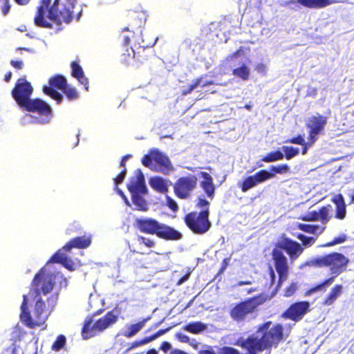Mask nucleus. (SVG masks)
Here are the masks:
<instances>
[{"label":"nucleus","mask_w":354,"mask_h":354,"mask_svg":"<svg viewBox=\"0 0 354 354\" xmlns=\"http://www.w3.org/2000/svg\"><path fill=\"white\" fill-rule=\"evenodd\" d=\"M32 91L33 88L30 83L25 78L19 79L12 91V96L21 109L38 115L37 116L26 113L21 118L20 123L22 125L47 124L53 117L52 108L41 99H31Z\"/></svg>","instance_id":"obj_1"},{"label":"nucleus","mask_w":354,"mask_h":354,"mask_svg":"<svg viewBox=\"0 0 354 354\" xmlns=\"http://www.w3.org/2000/svg\"><path fill=\"white\" fill-rule=\"evenodd\" d=\"M41 0V4L37 8L35 17V24L39 27L53 28L51 23L48 22L45 16L53 22L56 30L62 29V23L69 24L73 19V9L77 0Z\"/></svg>","instance_id":"obj_2"},{"label":"nucleus","mask_w":354,"mask_h":354,"mask_svg":"<svg viewBox=\"0 0 354 354\" xmlns=\"http://www.w3.org/2000/svg\"><path fill=\"white\" fill-rule=\"evenodd\" d=\"M349 260L344 255L338 252H332L317 258L311 259L306 263V266L315 267H330V270L333 277L326 279L324 282L310 288L306 292V296L324 290L330 286L335 281L337 276L343 272L348 265Z\"/></svg>","instance_id":"obj_3"},{"label":"nucleus","mask_w":354,"mask_h":354,"mask_svg":"<svg viewBox=\"0 0 354 354\" xmlns=\"http://www.w3.org/2000/svg\"><path fill=\"white\" fill-rule=\"evenodd\" d=\"M57 280H61V286H67V279L62 273L46 270V267H43L33 279L32 286L34 288V292L30 293L29 296L35 295L36 298L40 295L41 292L44 295L49 293L53 290L55 281Z\"/></svg>","instance_id":"obj_4"},{"label":"nucleus","mask_w":354,"mask_h":354,"mask_svg":"<svg viewBox=\"0 0 354 354\" xmlns=\"http://www.w3.org/2000/svg\"><path fill=\"white\" fill-rule=\"evenodd\" d=\"M91 243V237L78 236L73 239L62 249L56 252L44 267H46V270H48V267L50 263H59L68 270H73L75 269L74 262L63 251H70L73 248H86Z\"/></svg>","instance_id":"obj_5"},{"label":"nucleus","mask_w":354,"mask_h":354,"mask_svg":"<svg viewBox=\"0 0 354 354\" xmlns=\"http://www.w3.org/2000/svg\"><path fill=\"white\" fill-rule=\"evenodd\" d=\"M270 171L266 169H261L254 175L246 177L243 181L239 183V187L243 192H246L249 189L257 186L268 179L274 176V174H285L290 170L287 164H283L277 166L272 165L270 168Z\"/></svg>","instance_id":"obj_6"},{"label":"nucleus","mask_w":354,"mask_h":354,"mask_svg":"<svg viewBox=\"0 0 354 354\" xmlns=\"http://www.w3.org/2000/svg\"><path fill=\"white\" fill-rule=\"evenodd\" d=\"M135 177H133L128 185V189L131 194L133 203L139 210L147 211L148 205L146 200L142 197L147 194V187L145 184V176L141 169L135 171Z\"/></svg>","instance_id":"obj_7"},{"label":"nucleus","mask_w":354,"mask_h":354,"mask_svg":"<svg viewBox=\"0 0 354 354\" xmlns=\"http://www.w3.org/2000/svg\"><path fill=\"white\" fill-rule=\"evenodd\" d=\"M144 166L150 169L167 175L174 170V167L169 157L158 149H151L149 154L145 155L142 158Z\"/></svg>","instance_id":"obj_8"},{"label":"nucleus","mask_w":354,"mask_h":354,"mask_svg":"<svg viewBox=\"0 0 354 354\" xmlns=\"http://www.w3.org/2000/svg\"><path fill=\"white\" fill-rule=\"evenodd\" d=\"M120 313V308L117 306L111 311L108 312L104 317L98 319L92 326L93 321L91 319L86 321L82 330L83 338L85 339H89L93 337L96 332H102L109 326L115 324Z\"/></svg>","instance_id":"obj_9"},{"label":"nucleus","mask_w":354,"mask_h":354,"mask_svg":"<svg viewBox=\"0 0 354 354\" xmlns=\"http://www.w3.org/2000/svg\"><path fill=\"white\" fill-rule=\"evenodd\" d=\"M185 223L194 233L198 234H205L212 226L209 216L205 211L187 214L185 216Z\"/></svg>","instance_id":"obj_10"},{"label":"nucleus","mask_w":354,"mask_h":354,"mask_svg":"<svg viewBox=\"0 0 354 354\" xmlns=\"http://www.w3.org/2000/svg\"><path fill=\"white\" fill-rule=\"evenodd\" d=\"M198 178L195 175L189 174L180 177L174 184V192L178 198L183 200L189 199L196 188Z\"/></svg>","instance_id":"obj_11"},{"label":"nucleus","mask_w":354,"mask_h":354,"mask_svg":"<svg viewBox=\"0 0 354 354\" xmlns=\"http://www.w3.org/2000/svg\"><path fill=\"white\" fill-rule=\"evenodd\" d=\"M49 85H44L43 87L44 93L55 100L57 104H60L63 100V95L57 90H62L67 84L66 79L62 75H56L50 78Z\"/></svg>","instance_id":"obj_12"},{"label":"nucleus","mask_w":354,"mask_h":354,"mask_svg":"<svg viewBox=\"0 0 354 354\" xmlns=\"http://www.w3.org/2000/svg\"><path fill=\"white\" fill-rule=\"evenodd\" d=\"M272 256L274 261V266L279 274L278 283L274 288V293H276L288 277V259L281 250L279 249L273 250Z\"/></svg>","instance_id":"obj_13"},{"label":"nucleus","mask_w":354,"mask_h":354,"mask_svg":"<svg viewBox=\"0 0 354 354\" xmlns=\"http://www.w3.org/2000/svg\"><path fill=\"white\" fill-rule=\"evenodd\" d=\"M326 123V118L319 114L313 115L307 119L306 125L309 129V140L310 144L315 142L318 138V135L324 130Z\"/></svg>","instance_id":"obj_14"},{"label":"nucleus","mask_w":354,"mask_h":354,"mask_svg":"<svg viewBox=\"0 0 354 354\" xmlns=\"http://www.w3.org/2000/svg\"><path fill=\"white\" fill-rule=\"evenodd\" d=\"M258 306L256 298L250 299L236 304L231 310L232 318L235 321L243 320L245 317L252 313Z\"/></svg>","instance_id":"obj_15"},{"label":"nucleus","mask_w":354,"mask_h":354,"mask_svg":"<svg viewBox=\"0 0 354 354\" xmlns=\"http://www.w3.org/2000/svg\"><path fill=\"white\" fill-rule=\"evenodd\" d=\"M310 309V303L306 301L292 304L283 313V317L295 322L301 320Z\"/></svg>","instance_id":"obj_16"},{"label":"nucleus","mask_w":354,"mask_h":354,"mask_svg":"<svg viewBox=\"0 0 354 354\" xmlns=\"http://www.w3.org/2000/svg\"><path fill=\"white\" fill-rule=\"evenodd\" d=\"M277 248L285 250L292 260H295L303 252L304 249L298 242L283 238L277 245Z\"/></svg>","instance_id":"obj_17"},{"label":"nucleus","mask_w":354,"mask_h":354,"mask_svg":"<svg viewBox=\"0 0 354 354\" xmlns=\"http://www.w3.org/2000/svg\"><path fill=\"white\" fill-rule=\"evenodd\" d=\"M160 224V223L153 218H146L136 219L138 228L145 233L157 235Z\"/></svg>","instance_id":"obj_18"},{"label":"nucleus","mask_w":354,"mask_h":354,"mask_svg":"<svg viewBox=\"0 0 354 354\" xmlns=\"http://www.w3.org/2000/svg\"><path fill=\"white\" fill-rule=\"evenodd\" d=\"M198 175L202 178L200 181V187L203 189L207 198L211 200L213 199L215 195L216 188L212 177L209 174L205 171H201Z\"/></svg>","instance_id":"obj_19"},{"label":"nucleus","mask_w":354,"mask_h":354,"mask_svg":"<svg viewBox=\"0 0 354 354\" xmlns=\"http://www.w3.org/2000/svg\"><path fill=\"white\" fill-rule=\"evenodd\" d=\"M292 2L308 8L320 9L334 3H341L342 0H294Z\"/></svg>","instance_id":"obj_20"},{"label":"nucleus","mask_w":354,"mask_h":354,"mask_svg":"<svg viewBox=\"0 0 354 354\" xmlns=\"http://www.w3.org/2000/svg\"><path fill=\"white\" fill-rule=\"evenodd\" d=\"M157 236L164 239L172 241L180 240L183 237V234L179 231L163 223L160 224Z\"/></svg>","instance_id":"obj_21"},{"label":"nucleus","mask_w":354,"mask_h":354,"mask_svg":"<svg viewBox=\"0 0 354 354\" xmlns=\"http://www.w3.org/2000/svg\"><path fill=\"white\" fill-rule=\"evenodd\" d=\"M149 185L156 191L160 193L168 192L169 186L171 182L160 176L151 177L149 180Z\"/></svg>","instance_id":"obj_22"},{"label":"nucleus","mask_w":354,"mask_h":354,"mask_svg":"<svg viewBox=\"0 0 354 354\" xmlns=\"http://www.w3.org/2000/svg\"><path fill=\"white\" fill-rule=\"evenodd\" d=\"M72 75L75 77L80 84L84 85L86 91H88V80L84 76V71L80 65L76 62L71 63Z\"/></svg>","instance_id":"obj_23"},{"label":"nucleus","mask_w":354,"mask_h":354,"mask_svg":"<svg viewBox=\"0 0 354 354\" xmlns=\"http://www.w3.org/2000/svg\"><path fill=\"white\" fill-rule=\"evenodd\" d=\"M24 299L22 304L21 306V320L22 322L25 323L28 326H32L35 323L31 317L30 313L28 309V296L24 295Z\"/></svg>","instance_id":"obj_24"},{"label":"nucleus","mask_w":354,"mask_h":354,"mask_svg":"<svg viewBox=\"0 0 354 354\" xmlns=\"http://www.w3.org/2000/svg\"><path fill=\"white\" fill-rule=\"evenodd\" d=\"M336 205L335 218L342 220L345 218L346 210L344 198L341 194L336 196L334 198Z\"/></svg>","instance_id":"obj_25"},{"label":"nucleus","mask_w":354,"mask_h":354,"mask_svg":"<svg viewBox=\"0 0 354 354\" xmlns=\"http://www.w3.org/2000/svg\"><path fill=\"white\" fill-rule=\"evenodd\" d=\"M150 319V317L143 319L135 324H131L127 326V330L123 333V335L127 338H131L136 335L145 326L146 322Z\"/></svg>","instance_id":"obj_26"},{"label":"nucleus","mask_w":354,"mask_h":354,"mask_svg":"<svg viewBox=\"0 0 354 354\" xmlns=\"http://www.w3.org/2000/svg\"><path fill=\"white\" fill-rule=\"evenodd\" d=\"M207 326L201 322H192L184 326L183 329L193 334H199L207 329Z\"/></svg>","instance_id":"obj_27"},{"label":"nucleus","mask_w":354,"mask_h":354,"mask_svg":"<svg viewBox=\"0 0 354 354\" xmlns=\"http://www.w3.org/2000/svg\"><path fill=\"white\" fill-rule=\"evenodd\" d=\"M232 74L234 76L240 77L243 80L245 81L250 77V70L246 64L243 62L239 66L233 69Z\"/></svg>","instance_id":"obj_28"},{"label":"nucleus","mask_w":354,"mask_h":354,"mask_svg":"<svg viewBox=\"0 0 354 354\" xmlns=\"http://www.w3.org/2000/svg\"><path fill=\"white\" fill-rule=\"evenodd\" d=\"M45 307V303L42 301L41 297H39L36 301L33 313L39 322H44L46 318V315H43Z\"/></svg>","instance_id":"obj_29"},{"label":"nucleus","mask_w":354,"mask_h":354,"mask_svg":"<svg viewBox=\"0 0 354 354\" xmlns=\"http://www.w3.org/2000/svg\"><path fill=\"white\" fill-rule=\"evenodd\" d=\"M298 228L305 232L313 234H319L324 232L325 227H322L319 225L299 223Z\"/></svg>","instance_id":"obj_30"},{"label":"nucleus","mask_w":354,"mask_h":354,"mask_svg":"<svg viewBox=\"0 0 354 354\" xmlns=\"http://www.w3.org/2000/svg\"><path fill=\"white\" fill-rule=\"evenodd\" d=\"M343 287L342 285H336L332 288L330 292L325 299L324 304L326 306L332 305L337 298L341 295Z\"/></svg>","instance_id":"obj_31"},{"label":"nucleus","mask_w":354,"mask_h":354,"mask_svg":"<svg viewBox=\"0 0 354 354\" xmlns=\"http://www.w3.org/2000/svg\"><path fill=\"white\" fill-rule=\"evenodd\" d=\"M284 158V154L281 151V150H277L274 151H271L268 153L266 156H265L261 160L265 162H272L277 160H283Z\"/></svg>","instance_id":"obj_32"},{"label":"nucleus","mask_w":354,"mask_h":354,"mask_svg":"<svg viewBox=\"0 0 354 354\" xmlns=\"http://www.w3.org/2000/svg\"><path fill=\"white\" fill-rule=\"evenodd\" d=\"M281 151L284 154V157L287 160H290L293 157L296 156L299 153V149L292 146L283 145L281 147Z\"/></svg>","instance_id":"obj_33"},{"label":"nucleus","mask_w":354,"mask_h":354,"mask_svg":"<svg viewBox=\"0 0 354 354\" xmlns=\"http://www.w3.org/2000/svg\"><path fill=\"white\" fill-rule=\"evenodd\" d=\"M207 84V82H203V80L202 78L196 79L195 82L189 84L187 87H184L182 93L183 95H187L192 93V91H194L195 88H196L198 86L204 87Z\"/></svg>","instance_id":"obj_34"},{"label":"nucleus","mask_w":354,"mask_h":354,"mask_svg":"<svg viewBox=\"0 0 354 354\" xmlns=\"http://www.w3.org/2000/svg\"><path fill=\"white\" fill-rule=\"evenodd\" d=\"M62 92L66 95L68 99L70 100H75L79 97L77 90L73 87H71L70 86H68V84L62 90Z\"/></svg>","instance_id":"obj_35"},{"label":"nucleus","mask_w":354,"mask_h":354,"mask_svg":"<svg viewBox=\"0 0 354 354\" xmlns=\"http://www.w3.org/2000/svg\"><path fill=\"white\" fill-rule=\"evenodd\" d=\"M66 339L64 335H59L52 346L53 350L55 351H60L66 344Z\"/></svg>","instance_id":"obj_36"},{"label":"nucleus","mask_w":354,"mask_h":354,"mask_svg":"<svg viewBox=\"0 0 354 354\" xmlns=\"http://www.w3.org/2000/svg\"><path fill=\"white\" fill-rule=\"evenodd\" d=\"M331 209V207L330 205L326 207H322L321 209H319V215L320 221L323 224H325L329 221V212Z\"/></svg>","instance_id":"obj_37"},{"label":"nucleus","mask_w":354,"mask_h":354,"mask_svg":"<svg viewBox=\"0 0 354 354\" xmlns=\"http://www.w3.org/2000/svg\"><path fill=\"white\" fill-rule=\"evenodd\" d=\"M209 203L207 201L203 196H199L198 198V202L196 203V207L201 209V211H205L207 212V215L209 216Z\"/></svg>","instance_id":"obj_38"},{"label":"nucleus","mask_w":354,"mask_h":354,"mask_svg":"<svg viewBox=\"0 0 354 354\" xmlns=\"http://www.w3.org/2000/svg\"><path fill=\"white\" fill-rule=\"evenodd\" d=\"M297 238L302 242V244L306 247H309L312 245L315 241V239L314 237L307 236L303 234H298Z\"/></svg>","instance_id":"obj_39"},{"label":"nucleus","mask_w":354,"mask_h":354,"mask_svg":"<svg viewBox=\"0 0 354 354\" xmlns=\"http://www.w3.org/2000/svg\"><path fill=\"white\" fill-rule=\"evenodd\" d=\"M347 239V236L344 234H341L340 236L335 237L332 241L322 245L323 247H330L335 245L340 244L346 241Z\"/></svg>","instance_id":"obj_40"},{"label":"nucleus","mask_w":354,"mask_h":354,"mask_svg":"<svg viewBox=\"0 0 354 354\" xmlns=\"http://www.w3.org/2000/svg\"><path fill=\"white\" fill-rule=\"evenodd\" d=\"M166 204L169 207L170 209H171L173 212H177L178 209V205L175 200H174L172 198L169 196L168 195L166 196Z\"/></svg>","instance_id":"obj_41"},{"label":"nucleus","mask_w":354,"mask_h":354,"mask_svg":"<svg viewBox=\"0 0 354 354\" xmlns=\"http://www.w3.org/2000/svg\"><path fill=\"white\" fill-rule=\"evenodd\" d=\"M218 354H240V352L231 346H223L220 348Z\"/></svg>","instance_id":"obj_42"},{"label":"nucleus","mask_w":354,"mask_h":354,"mask_svg":"<svg viewBox=\"0 0 354 354\" xmlns=\"http://www.w3.org/2000/svg\"><path fill=\"white\" fill-rule=\"evenodd\" d=\"M127 169L124 168L122 171L113 178L115 186H118L119 184L122 183L126 176Z\"/></svg>","instance_id":"obj_43"},{"label":"nucleus","mask_w":354,"mask_h":354,"mask_svg":"<svg viewBox=\"0 0 354 354\" xmlns=\"http://www.w3.org/2000/svg\"><path fill=\"white\" fill-rule=\"evenodd\" d=\"M170 328H167L166 329L159 330L158 331H157L153 335H151L149 337H147L148 339H149V342H151V341H153L156 339L158 338L159 337L163 335L164 334L167 333L170 330Z\"/></svg>","instance_id":"obj_44"},{"label":"nucleus","mask_w":354,"mask_h":354,"mask_svg":"<svg viewBox=\"0 0 354 354\" xmlns=\"http://www.w3.org/2000/svg\"><path fill=\"white\" fill-rule=\"evenodd\" d=\"M304 221H320L319 211H313L310 212L306 217L304 218Z\"/></svg>","instance_id":"obj_45"},{"label":"nucleus","mask_w":354,"mask_h":354,"mask_svg":"<svg viewBox=\"0 0 354 354\" xmlns=\"http://www.w3.org/2000/svg\"><path fill=\"white\" fill-rule=\"evenodd\" d=\"M138 241L140 243L145 244L149 248H152L154 246V242L153 241L144 236H138Z\"/></svg>","instance_id":"obj_46"},{"label":"nucleus","mask_w":354,"mask_h":354,"mask_svg":"<svg viewBox=\"0 0 354 354\" xmlns=\"http://www.w3.org/2000/svg\"><path fill=\"white\" fill-rule=\"evenodd\" d=\"M297 287V285L294 283H292L288 288H286L285 296L286 297H290L292 296L295 292L296 291Z\"/></svg>","instance_id":"obj_47"},{"label":"nucleus","mask_w":354,"mask_h":354,"mask_svg":"<svg viewBox=\"0 0 354 354\" xmlns=\"http://www.w3.org/2000/svg\"><path fill=\"white\" fill-rule=\"evenodd\" d=\"M148 343H149V339H148L147 337H146L141 340L136 341V342H133L131 348H137L138 346L147 344Z\"/></svg>","instance_id":"obj_48"},{"label":"nucleus","mask_w":354,"mask_h":354,"mask_svg":"<svg viewBox=\"0 0 354 354\" xmlns=\"http://www.w3.org/2000/svg\"><path fill=\"white\" fill-rule=\"evenodd\" d=\"M288 142L300 145H305V140L301 136H298L297 137L292 138Z\"/></svg>","instance_id":"obj_49"},{"label":"nucleus","mask_w":354,"mask_h":354,"mask_svg":"<svg viewBox=\"0 0 354 354\" xmlns=\"http://www.w3.org/2000/svg\"><path fill=\"white\" fill-rule=\"evenodd\" d=\"M176 339L180 341V342H183V343H188L189 342V337L185 335V334H183V333H178L176 334Z\"/></svg>","instance_id":"obj_50"},{"label":"nucleus","mask_w":354,"mask_h":354,"mask_svg":"<svg viewBox=\"0 0 354 354\" xmlns=\"http://www.w3.org/2000/svg\"><path fill=\"white\" fill-rule=\"evenodd\" d=\"M3 1L4 4L2 7V13L3 15H6L9 12L11 6L10 4L9 0H3Z\"/></svg>","instance_id":"obj_51"},{"label":"nucleus","mask_w":354,"mask_h":354,"mask_svg":"<svg viewBox=\"0 0 354 354\" xmlns=\"http://www.w3.org/2000/svg\"><path fill=\"white\" fill-rule=\"evenodd\" d=\"M57 300V294L52 295V297L48 299V306H50L52 308L55 306Z\"/></svg>","instance_id":"obj_52"},{"label":"nucleus","mask_w":354,"mask_h":354,"mask_svg":"<svg viewBox=\"0 0 354 354\" xmlns=\"http://www.w3.org/2000/svg\"><path fill=\"white\" fill-rule=\"evenodd\" d=\"M199 354H216L211 346H207L205 349L201 350Z\"/></svg>","instance_id":"obj_53"},{"label":"nucleus","mask_w":354,"mask_h":354,"mask_svg":"<svg viewBox=\"0 0 354 354\" xmlns=\"http://www.w3.org/2000/svg\"><path fill=\"white\" fill-rule=\"evenodd\" d=\"M171 348V344L168 342H163L160 346V349L167 353Z\"/></svg>","instance_id":"obj_54"},{"label":"nucleus","mask_w":354,"mask_h":354,"mask_svg":"<svg viewBox=\"0 0 354 354\" xmlns=\"http://www.w3.org/2000/svg\"><path fill=\"white\" fill-rule=\"evenodd\" d=\"M11 65L18 69H21L24 65V63L22 61H14L12 60L10 62Z\"/></svg>","instance_id":"obj_55"},{"label":"nucleus","mask_w":354,"mask_h":354,"mask_svg":"<svg viewBox=\"0 0 354 354\" xmlns=\"http://www.w3.org/2000/svg\"><path fill=\"white\" fill-rule=\"evenodd\" d=\"M131 157V155L130 154H127V155H125L122 157L121 161H120V167H124L125 168V164H126V162Z\"/></svg>","instance_id":"obj_56"},{"label":"nucleus","mask_w":354,"mask_h":354,"mask_svg":"<svg viewBox=\"0 0 354 354\" xmlns=\"http://www.w3.org/2000/svg\"><path fill=\"white\" fill-rule=\"evenodd\" d=\"M229 261H230L229 259H227V258L224 259V260L223 261V263H222V267L220 269L221 272H223L226 269Z\"/></svg>","instance_id":"obj_57"},{"label":"nucleus","mask_w":354,"mask_h":354,"mask_svg":"<svg viewBox=\"0 0 354 354\" xmlns=\"http://www.w3.org/2000/svg\"><path fill=\"white\" fill-rule=\"evenodd\" d=\"M304 146L303 150H302V154H306L308 151V148L313 145V144H310V141L308 140V142L306 143L305 142V145H302Z\"/></svg>","instance_id":"obj_58"},{"label":"nucleus","mask_w":354,"mask_h":354,"mask_svg":"<svg viewBox=\"0 0 354 354\" xmlns=\"http://www.w3.org/2000/svg\"><path fill=\"white\" fill-rule=\"evenodd\" d=\"M256 70L258 73H262L266 70V66L263 64H259L256 67Z\"/></svg>","instance_id":"obj_59"},{"label":"nucleus","mask_w":354,"mask_h":354,"mask_svg":"<svg viewBox=\"0 0 354 354\" xmlns=\"http://www.w3.org/2000/svg\"><path fill=\"white\" fill-rule=\"evenodd\" d=\"M270 281H271L270 286H272L274 284V281H275V278H276L274 272V270L272 268H270Z\"/></svg>","instance_id":"obj_60"},{"label":"nucleus","mask_w":354,"mask_h":354,"mask_svg":"<svg viewBox=\"0 0 354 354\" xmlns=\"http://www.w3.org/2000/svg\"><path fill=\"white\" fill-rule=\"evenodd\" d=\"M188 344L189 345H191L192 346H193L196 349L198 348V342L194 339H189V342H188Z\"/></svg>","instance_id":"obj_61"},{"label":"nucleus","mask_w":354,"mask_h":354,"mask_svg":"<svg viewBox=\"0 0 354 354\" xmlns=\"http://www.w3.org/2000/svg\"><path fill=\"white\" fill-rule=\"evenodd\" d=\"M123 44L124 46H128L130 43V36L129 35H123Z\"/></svg>","instance_id":"obj_62"},{"label":"nucleus","mask_w":354,"mask_h":354,"mask_svg":"<svg viewBox=\"0 0 354 354\" xmlns=\"http://www.w3.org/2000/svg\"><path fill=\"white\" fill-rule=\"evenodd\" d=\"M15 1L19 5L26 6L30 1V0H15Z\"/></svg>","instance_id":"obj_63"},{"label":"nucleus","mask_w":354,"mask_h":354,"mask_svg":"<svg viewBox=\"0 0 354 354\" xmlns=\"http://www.w3.org/2000/svg\"><path fill=\"white\" fill-rule=\"evenodd\" d=\"M170 354H188V353H185V351L176 349V350L172 351L170 353Z\"/></svg>","instance_id":"obj_64"}]
</instances>
